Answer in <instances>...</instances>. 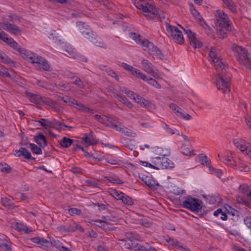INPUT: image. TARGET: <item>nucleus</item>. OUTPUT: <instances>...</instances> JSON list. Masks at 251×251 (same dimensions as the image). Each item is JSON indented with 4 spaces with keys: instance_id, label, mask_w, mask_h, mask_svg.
Instances as JSON below:
<instances>
[{
    "instance_id": "5701e85b",
    "label": "nucleus",
    "mask_w": 251,
    "mask_h": 251,
    "mask_svg": "<svg viewBox=\"0 0 251 251\" xmlns=\"http://www.w3.org/2000/svg\"><path fill=\"white\" fill-rule=\"evenodd\" d=\"M68 226V232H73L77 230L80 232H83V228L78 224L75 222H72L70 223Z\"/></svg>"
},
{
    "instance_id": "58836bf2",
    "label": "nucleus",
    "mask_w": 251,
    "mask_h": 251,
    "mask_svg": "<svg viewBox=\"0 0 251 251\" xmlns=\"http://www.w3.org/2000/svg\"><path fill=\"white\" fill-rule=\"evenodd\" d=\"M14 227L15 229L20 232H24L26 233H29L28 228L22 224L16 223Z\"/></svg>"
},
{
    "instance_id": "cd10ccee",
    "label": "nucleus",
    "mask_w": 251,
    "mask_h": 251,
    "mask_svg": "<svg viewBox=\"0 0 251 251\" xmlns=\"http://www.w3.org/2000/svg\"><path fill=\"white\" fill-rule=\"evenodd\" d=\"M71 79L73 80V83L75 84L80 88H84L85 85L83 81L78 77L75 76H70Z\"/></svg>"
},
{
    "instance_id": "774afa93",
    "label": "nucleus",
    "mask_w": 251,
    "mask_h": 251,
    "mask_svg": "<svg viewBox=\"0 0 251 251\" xmlns=\"http://www.w3.org/2000/svg\"><path fill=\"white\" fill-rule=\"evenodd\" d=\"M244 221L245 224L251 230V217H246Z\"/></svg>"
},
{
    "instance_id": "13d9d810",
    "label": "nucleus",
    "mask_w": 251,
    "mask_h": 251,
    "mask_svg": "<svg viewBox=\"0 0 251 251\" xmlns=\"http://www.w3.org/2000/svg\"><path fill=\"white\" fill-rule=\"evenodd\" d=\"M68 211L69 213L71 216L78 215L81 213V210L76 208H70Z\"/></svg>"
},
{
    "instance_id": "c03bdc74",
    "label": "nucleus",
    "mask_w": 251,
    "mask_h": 251,
    "mask_svg": "<svg viewBox=\"0 0 251 251\" xmlns=\"http://www.w3.org/2000/svg\"><path fill=\"white\" fill-rule=\"evenodd\" d=\"M40 69L42 68L44 70L46 71H50L52 70L49 64L44 59L41 63L40 67H39Z\"/></svg>"
},
{
    "instance_id": "aec40b11",
    "label": "nucleus",
    "mask_w": 251,
    "mask_h": 251,
    "mask_svg": "<svg viewBox=\"0 0 251 251\" xmlns=\"http://www.w3.org/2000/svg\"><path fill=\"white\" fill-rule=\"evenodd\" d=\"M16 154L18 157L24 156L25 158L28 160H35V158L31 157L30 152L25 148H21L19 151H16Z\"/></svg>"
},
{
    "instance_id": "9b49d317",
    "label": "nucleus",
    "mask_w": 251,
    "mask_h": 251,
    "mask_svg": "<svg viewBox=\"0 0 251 251\" xmlns=\"http://www.w3.org/2000/svg\"><path fill=\"white\" fill-rule=\"evenodd\" d=\"M0 39L10 45V46L13 49L17 50L19 52H20L21 50L24 51V49L21 48L19 44L13 40V38L9 37L8 35L3 30H1Z\"/></svg>"
},
{
    "instance_id": "2eb2a0df",
    "label": "nucleus",
    "mask_w": 251,
    "mask_h": 251,
    "mask_svg": "<svg viewBox=\"0 0 251 251\" xmlns=\"http://www.w3.org/2000/svg\"><path fill=\"white\" fill-rule=\"evenodd\" d=\"M64 54L70 58H73L79 60H83L84 57L76 52L75 50L70 46H68L64 49Z\"/></svg>"
},
{
    "instance_id": "f3484780",
    "label": "nucleus",
    "mask_w": 251,
    "mask_h": 251,
    "mask_svg": "<svg viewBox=\"0 0 251 251\" xmlns=\"http://www.w3.org/2000/svg\"><path fill=\"white\" fill-rule=\"evenodd\" d=\"M82 140L89 146H93L97 143L94 133L92 131L89 133L85 134L82 138Z\"/></svg>"
},
{
    "instance_id": "412c9836",
    "label": "nucleus",
    "mask_w": 251,
    "mask_h": 251,
    "mask_svg": "<svg viewBox=\"0 0 251 251\" xmlns=\"http://www.w3.org/2000/svg\"><path fill=\"white\" fill-rule=\"evenodd\" d=\"M34 141L39 145L41 148H44L47 143V141L45 136L41 133H39L34 137Z\"/></svg>"
},
{
    "instance_id": "69168bd1",
    "label": "nucleus",
    "mask_w": 251,
    "mask_h": 251,
    "mask_svg": "<svg viewBox=\"0 0 251 251\" xmlns=\"http://www.w3.org/2000/svg\"><path fill=\"white\" fill-rule=\"evenodd\" d=\"M126 236L129 241H134L135 238V234L133 232H127L126 233Z\"/></svg>"
},
{
    "instance_id": "4468645a",
    "label": "nucleus",
    "mask_w": 251,
    "mask_h": 251,
    "mask_svg": "<svg viewBox=\"0 0 251 251\" xmlns=\"http://www.w3.org/2000/svg\"><path fill=\"white\" fill-rule=\"evenodd\" d=\"M0 27L3 29L14 34H17L21 32V30L17 25L9 23L8 22H0Z\"/></svg>"
},
{
    "instance_id": "1a4fd4ad",
    "label": "nucleus",
    "mask_w": 251,
    "mask_h": 251,
    "mask_svg": "<svg viewBox=\"0 0 251 251\" xmlns=\"http://www.w3.org/2000/svg\"><path fill=\"white\" fill-rule=\"evenodd\" d=\"M233 143L234 145L239 149L244 154L251 158V145L239 138L234 139Z\"/></svg>"
},
{
    "instance_id": "7ed1b4c3",
    "label": "nucleus",
    "mask_w": 251,
    "mask_h": 251,
    "mask_svg": "<svg viewBox=\"0 0 251 251\" xmlns=\"http://www.w3.org/2000/svg\"><path fill=\"white\" fill-rule=\"evenodd\" d=\"M232 49L234 55L240 65L251 70V59L245 48L236 44H233Z\"/></svg>"
},
{
    "instance_id": "bb28decb",
    "label": "nucleus",
    "mask_w": 251,
    "mask_h": 251,
    "mask_svg": "<svg viewBox=\"0 0 251 251\" xmlns=\"http://www.w3.org/2000/svg\"><path fill=\"white\" fill-rule=\"evenodd\" d=\"M0 247L5 251H11L10 243L6 239H0Z\"/></svg>"
},
{
    "instance_id": "49530a36",
    "label": "nucleus",
    "mask_w": 251,
    "mask_h": 251,
    "mask_svg": "<svg viewBox=\"0 0 251 251\" xmlns=\"http://www.w3.org/2000/svg\"><path fill=\"white\" fill-rule=\"evenodd\" d=\"M30 146L31 147V149L32 152L37 154H41L42 153V150L41 148L38 147L34 144L30 143Z\"/></svg>"
},
{
    "instance_id": "052dcab7",
    "label": "nucleus",
    "mask_w": 251,
    "mask_h": 251,
    "mask_svg": "<svg viewBox=\"0 0 251 251\" xmlns=\"http://www.w3.org/2000/svg\"><path fill=\"white\" fill-rule=\"evenodd\" d=\"M59 126V128H60V129H64V127H67L70 129H72L73 128L72 126H68L64 123L57 121H55V125H54V126Z\"/></svg>"
},
{
    "instance_id": "a211bd4d",
    "label": "nucleus",
    "mask_w": 251,
    "mask_h": 251,
    "mask_svg": "<svg viewBox=\"0 0 251 251\" xmlns=\"http://www.w3.org/2000/svg\"><path fill=\"white\" fill-rule=\"evenodd\" d=\"M142 180L151 189H156L159 184L154 180L150 179L148 176H143L141 177Z\"/></svg>"
},
{
    "instance_id": "a18cd8bd",
    "label": "nucleus",
    "mask_w": 251,
    "mask_h": 251,
    "mask_svg": "<svg viewBox=\"0 0 251 251\" xmlns=\"http://www.w3.org/2000/svg\"><path fill=\"white\" fill-rule=\"evenodd\" d=\"M200 157L201 158L202 164L203 165L208 167L209 169L210 168V167H211L210 165V160L206 155L204 154H201Z\"/></svg>"
},
{
    "instance_id": "72a5a7b5",
    "label": "nucleus",
    "mask_w": 251,
    "mask_h": 251,
    "mask_svg": "<svg viewBox=\"0 0 251 251\" xmlns=\"http://www.w3.org/2000/svg\"><path fill=\"white\" fill-rule=\"evenodd\" d=\"M73 143V140L67 137H64L60 141V145L65 148H69Z\"/></svg>"
},
{
    "instance_id": "bf43d9fd",
    "label": "nucleus",
    "mask_w": 251,
    "mask_h": 251,
    "mask_svg": "<svg viewBox=\"0 0 251 251\" xmlns=\"http://www.w3.org/2000/svg\"><path fill=\"white\" fill-rule=\"evenodd\" d=\"M146 81L156 88H160L161 87L160 85L158 82L152 78H148Z\"/></svg>"
},
{
    "instance_id": "4c0bfd02",
    "label": "nucleus",
    "mask_w": 251,
    "mask_h": 251,
    "mask_svg": "<svg viewBox=\"0 0 251 251\" xmlns=\"http://www.w3.org/2000/svg\"><path fill=\"white\" fill-rule=\"evenodd\" d=\"M137 245H138L137 243H135L133 241H131L129 242H126L124 245V247L126 249L136 251L137 247V246H136Z\"/></svg>"
},
{
    "instance_id": "e2e57ef3",
    "label": "nucleus",
    "mask_w": 251,
    "mask_h": 251,
    "mask_svg": "<svg viewBox=\"0 0 251 251\" xmlns=\"http://www.w3.org/2000/svg\"><path fill=\"white\" fill-rule=\"evenodd\" d=\"M44 249H47L50 246V241L42 238L41 243L40 244Z\"/></svg>"
},
{
    "instance_id": "c756f323",
    "label": "nucleus",
    "mask_w": 251,
    "mask_h": 251,
    "mask_svg": "<svg viewBox=\"0 0 251 251\" xmlns=\"http://www.w3.org/2000/svg\"><path fill=\"white\" fill-rule=\"evenodd\" d=\"M226 6L233 13L237 12V9L232 0H223Z\"/></svg>"
},
{
    "instance_id": "4be33fe9",
    "label": "nucleus",
    "mask_w": 251,
    "mask_h": 251,
    "mask_svg": "<svg viewBox=\"0 0 251 251\" xmlns=\"http://www.w3.org/2000/svg\"><path fill=\"white\" fill-rule=\"evenodd\" d=\"M142 64L144 70L148 74H151L153 72L152 64L148 60L144 59L142 60Z\"/></svg>"
},
{
    "instance_id": "7c9ffc66",
    "label": "nucleus",
    "mask_w": 251,
    "mask_h": 251,
    "mask_svg": "<svg viewBox=\"0 0 251 251\" xmlns=\"http://www.w3.org/2000/svg\"><path fill=\"white\" fill-rule=\"evenodd\" d=\"M190 10L194 18L199 21H202L203 19L199 11L195 8L193 4H191Z\"/></svg>"
},
{
    "instance_id": "9d476101",
    "label": "nucleus",
    "mask_w": 251,
    "mask_h": 251,
    "mask_svg": "<svg viewBox=\"0 0 251 251\" xmlns=\"http://www.w3.org/2000/svg\"><path fill=\"white\" fill-rule=\"evenodd\" d=\"M20 53L23 54V57L26 58L28 61H31L33 64H35L36 67H40V65L42 61L44 59L41 56L36 53L31 52L24 49V51H21Z\"/></svg>"
},
{
    "instance_id": "f8f14e48",
    "label": "nucleus",
    "mask_w": 251,
    "mask_h": 251,
    "mask_svg": "<svg viewBox=\"0 0 251 251\" xmlns=\"http://www.w3.org/2000/svg\"><path fill=\"white\" fill-rule=\"evenodd\" d=\"M76 26L77 30L85 38L90 40L94 36L91 28L85 23L81 22H77Z\"/></svg>"
},
{
    "instance_id": "ea45409f",
    "label": "nucleus",
    "mask_w": 251,
    "mask_h": 251,
    "mask_svg": "<svg viewBox=\"0 0 251 251\" xmlns=\"http://www.w3.org/2000/svg\"><path fill=\"white\" fill-rule=\"evenodd\" d=\"M226 211L228 215V217H230L232 215L239 214L240 212L238 211L237 210L233 208L230 206L227 205L226 207H225Z\"/></svg>"
},
{
    "instance_id": "b1692460",
    "label": "nucleus",
    "mask_w": 251,
    "mask_h": 251,
    "mask_svg": "<svg viewBox=\"0 0 251 251\" xmlns=\"http://www.w3.org/2000/svg\"><path fill=\"white\" fill-rule=\"evenodd\" d=\"M90 41L93 43L94 44H95L97 46L105 49L106 48V46L105 44L102 42L101 39L98 37L96 35H94L90 39Z\"/></svg>"
},
{
    "instance_id": "864d4df0",
    "label": "nucleus",
    "mask_w": 251,
    "mask_h": 251,
    "mask_svg": "<svg viewBox=\"0 0 251 251\" xmlns=\"http://www.w3.org/2000/svg\"><path fill=\"white\" fill-rule=\"evenodd\" d=\"M163 124L164 125L163 128L168 133L172 135L176 134V130H177V129L171 128L169 125H168L167 124L165 123H164Z\"/></svg>"
},
{
    "instance_id": "5fc2aeb1",
    "label": "nucleus",
    "mask_w": 251,
    "mask_h": 251,
    "mask_svg": "<svg viewBox=\"0 0 251 251\" xmlns=\"http://www.w3.org/2000/svg\"><path fill=\"white\" fill-rule=\"evenodd\" d=\"M169 107L177 116H178V113L181 110L180 107L174 103H171Z\"/></svg>"
},
{
    "instance_id": "603ef678",
    "label": "nucleus",
    "mask_w": 251,
    "mask_h": 251,
    "mask_svg": "<svg viewBox=\"0 0 251 251\" xmlns=\"http://www.w3.org/2000/svg\"><path fill=\"white\" fill-rule=\"evenodd\" d=\"M220 159L225 163H227L226 162H230L231 163L230 165L232 167H234L235 166L234 162H232V161L233 160V157L231 156V154H230V155H228L227 156H225L224 157H223L222 158H220Z\"/></svg>"
},
{
    "instance_id": "37998d69",
    "label": "nucleus",
    "mask_w": 251,
    "mask_h": 251,
    "mask_svg": "<svg viewBox=\"0 0 251 251\" xmlns=\"http://www.w3.org/2000/svg\"><path fill=\"white\" fill-rule=\"evenodd\" d=\"M109 182L116 184H123V181L117 176L106 177Z\"/></svg>"
},
{
    "instance_id": "473e14b6",
    "label": "nucleus",
    "mask_w": 251,
    "mask_h": 251,
    "mask_svg": "<svg viewBox=\"0 0 251 251\" xmlns=\"http://www.w3.org/2000/svg\"><path fill=\"white\" fill-rule=\"evenodd\" d=\"M149 54L152 55L154 58L156 57L160 59H162L164 57L162 53L158 48L153 50L149 51Z\"/></svg>"
},
{
    "instance_id": "2f4dec72",
    "label": "nucleus",
    "mask_w": 251,
    "mask_h": 251,
    "mask_svg": "<svg viewBox=\"0 0 251 251\" xmlns=\"http://www.w3.org/2000/svg\"><path fill=\"white\" fill-rule=\"evenodd\" d=\"M240 191L245 195L251 200V190L246 185H241L239 187Z\"/></svg>"
},
{
    "instance_id": "39448f33",
    "label": "nucleus",
    "mask_w": 251,
    "mask_h": 251,
    "mask_svg": "<svg viewBox=\"0 0 251 251\" xmlns=\"http://www.w3.org/2000/svg\"><path fill=\"white\" fill-rule=\"evenodd\" d=\"M182 205L183 207L195 213L201 212L203 207H205L201 200L190 196L186 198Z\"/></svg>"
},
{
    "instance_id": "c9c22d12",
    "label": "nucleus",
    "mask_w": 251,
    "mask_h": 251,
    "mask_svg": "<svg viewBox=\"0 0 251 251\" xmlns=\"http://www.w3.org/2000/svg\"><path fill=\"white\" fill-rule=\"evenodd\" d=\"M136 251H157L156 249L152 247L144 246L138 243Z\"/></svg>"
},
{
    "instance_id": "6ab92c4d",
    "label": "nucleus",
    "mask_w": 251,
    "mask_h": 251,
    "mask_svg": "<svg viewBox=\"0 0 251 251\" xmlns=\"http://www.w3.org/2000/svg\"><path fill=\"white\" fill-rule=\"evenodd\" d=\"M95 119L99 123L105 125L106 126H110L112 125V121L110 118L105 115H99L96 114L94 116Z\"/></svg>"
},
{
    "instance_id": "680f3d73",
    "label": "nucleus",
    "mask_w": 251,
    "mask_h": 251,
    "mask_svg": "<svg viewBox=\"0 0 251 251\" xmlns=\"http://www.w3.org/2000/svg\"><path fill=\"white\" fill-rule=\"evenodd\" d=\"M238 168H239V170L240 171H243L245 172H248L250 170L249 167L243 163H240L239 164Z\"/></svg>"
},
{
    "instance_id": "ddd939ff",
    "label": "nucleus",
    "mask_w": 251,
    "mask_h": 251,
    "mask_svg": "<svg viewBox=\"0 0 251 251\" xmlns=\"http://www.w3.org/2000/svg\"><path fill=\"white\" fill-rule=\"evenodd\" d=\"M190 45L194 48H199L202 46V43L196 38V35L190 29L185 30Z\"/></svg>"
},
{
    "instance_id": "3c124183",
    "label": "nucleus",
    "mask_w": 251,
    "mask_h": 251,
    "mask_svg": "<svg viewBox=\"0 0 251 251\" xmlns=\"http://www.w3.org/2000/svg\"><path fill=\"white\" fill-rule=\"evenodd\" d=\"M178 117H180V118L186 120H190L192 118L191 115H190L189 114L186 113L185 111L182 110H180L179 112L178 113Z\"/></svg>"
},
{
    "instance_id": "09e8293b",
    "label": "nucleus",
    "mask_w": 251,
    "mask_h": 251,
    "mask_svg": "<svg viewBox=\"0 0 251 251\" xmlns=\"http://www.w3.org/2000/svg\"><path fill=\"white\" fill-rule=\"evenodd\" d=\"M0 171L5 173H9L11 172V167L6 163L0 164Z\"/></svg>"
},
{
    "instance_id": "8fccbe9b",
    "label": "nucleus",
    "mask_w": 251,
    "mask_h": 251,
    "mask_svg": "<svg viewBox=\"0 0 251 251\" xmlns=\"http://www.w3.org/2000/svg\"><path fill=\"white\" fill-rule=\"evenodd\" d=\"M227 31H226L224 28H220L218 29L217 34L220 38H225L227 35Z\"/></svg>"
},
{
    "instance_id": "de8ad7c7",
    "label": "nucleus",
    "mask_w": 251,
    "mask_h": 251,
    "mask_svg": "<svg viewBox=\"0 0 251 251\" xmlns=\"http://www.w3.org/2000/svg\"><path fill=\"white\" fill-rule=\"evenodd\" d=\"M209 170L211 174H215L219 178H220L222 176L223 173L220 169H215L211 166L210 167Z\"/></svg>"
},
{
    "instance_id": "0eeeda50",
    "label": "nucleus",
    "mask_w": 251,
    "mask_h": 251,
    "mask_svg": "<svg viewBox=\"0 0 251 251\" xmlns=\"http://www.w3.org/2000/svg\"><path fill=\"white\" fill-rule=\"evenodd\" d=\"M167 31L174 42L179 44L184 43V40L182 32L177 27L169 25L167 26Z\"/></svg>"
},
{
    "instance_id": "6e6d98bb",
    "label": "nucleus",
    "mask_w": 251,
    "mask_h": 251,
    "mask_svg": "<svg viewBox=\"0 0 251 251\" xmlns=\"http://www.w3.org/2000/svg\"><path fill=\"white\" fill-rule=\"evenodd\" d=\"M228 219L232 221L231 224L233 226H236L237 225L238 222L240 220V214L229 217Z\"/></svg>"
},
{
    "instance_id": "e433bc0d",
    "label": "nucleus",
    "mask_w": 251,
    "mask_h": 251,
    "mask_svg": "<svg viewBox=\"0 0 251 251\" xmlns=\"http://www.w3.org/2000/svg\"><path fill=\"white\" fill-rule=\"evenodd\" d=\"M3 54V53H2L1 56H0V58L1 61L5 64H9L11 66H15V62L14 61L10 58L8 56Z\"/></svg>"
},
{
    "instance_id": "393cba45",
    "label": "nucleus",
    "mask_w": 251,
    "mask_h": 251,
    "mask_svg": "<svg viewBox=\"0 0 251 251\" xmlns=\"http://www.w3.org/2000/svg\"><path fill=\"white\" fill-rule=\"evenodd\" d=\"M119 131L121 132L124 135L128 137H134L136 135V133L132 130L124 126L123 125L122 127H120Z\"/></svg>"
},
{
    "instance_id": "a878e982",
    "label": "nucleus",
    "mask_w": 251,
    "mask_h": 251,
    "mask_svg": "<svg viewBox=\"0 0 251 251\" xmlns=\"http://www.w3.org/2000/svg\"><path fill=\"white\" fill-rule=\"evenodd\" d=\"M75 105L77 106V109L83 112L90 113L91 114H93L94 112L93 109L86 106L85 105H84L83 104L80 102L77 101Z\"/></svg>"
},
{
    "instance_id": "f257e3e1",
    "label": "nucleus",
    "mask_w": 251,
    "mask_h": 251,
    "mask_svg": "<svg viewBox=\"0 0 251 251\" xmlns=\"http://www.w3.org/2000/svg\"><path fill=\"white\" fill-rule=\"evenodd\" d=\"M209 56L212 59L215 69L219 72L216 75L215 82L218 90L224 92L230 91V79L226 74L228 65L220 58V52L219 49L211 47L209 51Z\"/></svg>"
},
{
    "instance_id": "0e129e2a",
    "label": "nucleus",
    "mask_w": 251,
    "mask_h": 251,
    "mask_svg": "<svg viewBox=\"0 0 251 251\" xmlns=\"http://www.w3.org/2000/svg\"><path fill=\"white\" fill-rule=\"evenodd\" d=\"M176 249L185 251H191L189 249H187L185 247L183 246L178 241L174 246Z\"/></svg>"
},
{
    "instance_id": "423d86ee",
    "label": "nucleus",
    "mask_w": 251,
    "mask_h": 251,
    "mask_svg": "<svg viewBox=\"0 0 251 251\" xmlns=\"http://www.w3.org/2000/svg\"><path fill=\"white\" fill-rule=\"evenodd\" d=\"M129 36L134 40L138 44L140 45L144 50L149 53V51L155 50L157 47L153 43L146 39L145 37L140 35L135 32H130Z\"/></svg>"
},
{
    "instance_id": "6e6552de",
    "label": "nucleus",
    "mask_w": 251,
    "mask_h": 251,
    "mask_svg": "<svg viewBox=\"0 0 251 251\" xmlns=\"http://www.w3.org/2000/svg\"><path fill=\"white\" fill-rule=\"evenodd\" d=\"M153 163L157 165V170L172 168L174 167V163L165 156L156 157L154 159Z\"/></svg>"
},
{
    "instance_id": "20e7f679",
    "label": "nucleus",
    "mask_w": 251,
    "mask_h": 251,
    "mask_svg": "<svg viewBox=\"0 0 251 251\" xmlns=\"http://www.w3.org/2000/svg\"><path fill=\"white\" fill-rule=\"evenodd\" d=\"M216 25L220 28H224L226 31H230L233 29L231 22L227 14L222 10H217L215 13Z\"/></svg>"
},
{
    "instance_id": "a19ab883",
    "label": "nucleus",
    "mask_w": 251,
    "mask_h": 251,
    "mask_svg": "<svg viewBox=\"0 0 251 251\" xmlns=\"http://www.w3.org/2000/svg\"><path fill=\"white\" fill-rule=\"evenodd\" d=\"M132 74L138 78L143 79L144 81L147 80V79L148 78L146 75L137 69L134 70V71L132 72Z\"/></svg>"
},
{
    "instance_id": "c85d7f7f",
    "label": "nucleus",
    "mask_w": 251,
    "mask_h": 251,
    "mask_svg": "<svg viewBox=\"0 0 251 251\" xmlns=\"http://www.w3.org/2000/svg\"><path fill=\"white\" fill-rule=\"evenodd\" d=\"M114 95L119 101L123 102L124 104H126L128 107L131 108L133 106L132 103L130 102L126 97L116 93Z\"/></svg>"
},
{
    "instance_id": "dca6fc26",
    "label": "nucleus",
    "mask_w": 251,
    "mask_h": 251,
    "mask_svg": "<svg viewBox=\"0 0 251 251\" xmlns=\"http://www.w3.org/2000/svg\"><path fill=\"white\" fill-rule=\"evenodd\" d=\"M25 94L30 100V101L33 103L40 104L41 102H46L47 101L46 100L47 98L42 97L39 95L34 94L28 91H25Z\"/></svg>"
},
{
    "instance_id": "f03ea898",
    "label": "nucleus",
    "mask_w": 251,
    "mask_h": 251,
    "mask_svg": "<svg viewBox=\"0 0 251 251\" xmlns=\"http://www.w3.org/2000/svg\"><path fill=\"white\" fill-rule=\"evenodd\" d=\"M135 6L138 9H141L145 13V15L147 17L151 19H153L156 17H158L160 19L164 16H161L158 11L154 7V6L150 4L147 0H132Z\"/></svg>"
},
{
    "instance_id": "f704fd0d",
    "label": "nucleus",
    "mask_w": 251,
    "mask_h": 251,
    "mask_svg": "<svg viewBox=\"0 0 251 251\" xmlns=\"http://www.w3.org/2000/svg\"><path fill=\"white\" fill-rule=\"evenodd\" d=\"M1 202L4 206L9 209H13L14 207V203L11 200L7 198H3L1 199Z\"/></svg>"
},
{
    "instance_id": "79ce46f5",
    "label": "nucleus",
    "mask_w": 251,
    "mask_h": 251,
    "mask_svg": "<svg viewBox=\"0 0 251 251\" xmlns=\"http://www.w3.org/2000/svg\"><path fill=\"white\" fill-rule=\"evenodd\" d=\"M121 201L124 204L128 205H132V204H133V199L131 197H129V196L126 195L125 194L124 198H122Z\"/></svg>"
},
{
    "instance_id": "4d7b16f0",
    "label": "nucleus",
    "mask_w": 251,
    "mask_h": 251,
    "mask_svg": "<svg viewBox=\"0 0 251 251\" xmlns=\"http://www.w3.org/2000/svg\"><path fill=\"white\" fill-rule=\"evenodd\" d=\"M113 196L117 200H121L124 198V193L122 192H119L117 191L114 190L112 192Z\"/></svg>"
},
{
    "instance_id": "338daca9",
    "label": "nucleus",
    "mask_w": 251,
    "mask_h": 251,
    "mask_svg": "<svg viewBox=\"0 0 251 251\" xmlns=\"http://www.w3.org/2000/svg\"><path fill=\"white\" fill-rule=\"evenodd\" d=\"M122 28L124 31H131V25L126 23H123L122 25Z\"/></svg>"
}]
</instances>
